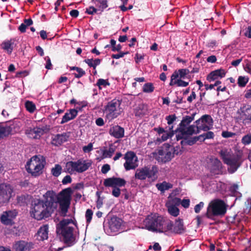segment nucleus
I'll use <instances>...</instances> for the list:
<instances>
[{"label": "nucleus", "instance_id": "0eeeda50", "mask_svg": "<svg viewBox=\"0 0 251 251\" xmlns=\"http://www.w3.org/2000/svg\"><path fill=\"white\" fill-rule=\"evenodd\" d=\"M158 173V168L156 165H153L151 167L144 166L136 169L134 178L140 180H144L148 178L154 181L157 178Z\"/></svg>", "mask_w": 251, "mask_h": 251}, {"label": "nucleus", "instance_id": "20e7f679", "mask_svg": "<svg viewBox=\"0 0 251 251\" xmlns=\"http://www.w3.org/2000/svg\"><path fill=\"white\" fill-rule=\"evenodd\" d=\"M45 163V159L43 156L34 155L26 162V170L32 176H38L42 174Z\"/></svg>", "mask_w": 251, "mask_h": 251}, {"label": "nucleus", "instance_id": "b1692460", "mask_svg": "<svg viewBox=\"0 0 251 251\" xmlns=\"http://www.w3.org/2000/svg\"><path fill=\"white\" fill-rule=\"evenodd\" d=\"M122 220L116 216L112 217L108 222L109 228L112 232L117 231L121 226Z\"/></svg>", "mask_w": 251, "mask_h": 251}, {"label": "nucleus", "instance_id": "680f3d73", "mask_svg": "<svg viewBox=\"0 0 251 251\" xmlns=\"http://www.w3.org/2000/svg\"><path fill=\"white\" fill-rule=\"evenodd\" d=\"M93 144L90 143L87 146H85L83 147V151L84 152H89L93 150Z\"/></svg>", "mask_w": 251, "mask_h": 251}, {"label": "nucleus", "instance_id": "f8f14e48", "mask_svg": "<svg viewBox=\"0 0 251 251\" xmlns=\"http://www.w3.org/2000/svg\"><path fill=\"white\" fill-rule=\"evenodd\" d=\"M50 129V126L45 125L41 127L36 126L33 128L28 127L25 130V134L30 138L39 139L44 133L48 132Z\"/></svg>", "mask_w": 251, "mask_h": 251}, {"label": "nucleus", "instance_id": "e433bc0d", "mask_svg": "<svg viewBox=\"0 0 251 251\" xmlns=\"http://www.w3.org/2000/svg\"><path fill=\"white\" fill-rule=\"evenodd\" d=\"M155 186L161 193H164L165 191L172 188L173 187V185L164 181L162 183H157Z\"/></svg>", "mask_w": 251, "mask_h": 251}, {"label": "nucleus", "instance_id": "de8ad7c7", "mask_svg": "<svg viewBox=\"0 0 251 251\" xmlns=\"http://www.w3.org/2000/svg\"><path fill=\"white\" fill-rule=\"evenodd\" d=\"M28 195H22L18 196L17 198V202L20 205H24L26 203Z\"/></svg>", "mask_w": 251, "mask_h": 251}, {"label": "nucleus", "instance_id": "09e8293b", "mask_svg": "<svg viewBox=\"0 0 251 251\" xmlns=\"http://www.w3.org/2000/svg\"><path fill=\"white\" fill-rule=\"evenodd\" d=\"M93 215V212L91 209H88L86 210L85 216L87 224H89L91 223Z\"/></svg>", "mask_w": 251, "mask_h": 251}, {"label": "nucleus", "instance_id": "f3484780", "mask_svg": "<svg viewBox=\"0 0 251 251\" xmlns=\"http://www.w3.org/2000/svg\"><path fill=\"white\" fill-rule=\"evenodd\" d=\"M167 222H170L172 225L171 228L169 230V231H170L171 232L181 234L185 232L186 228L184 226L182 219L178 218L175 221L174 224L170 220L168 221Z\"/></svg>", "mask_w": 251, "mask_h": 251}, {"label": "nucleus", "instance_id": "f257e3e1", "mask_svg": "<svg viewBox=\"0 0 251 251\" xmlns=\"http://www.w3.org/2000/svg\"><path fill=\"white\" fill-rule=\"evenodd\" d=\"M44 200L34 199L31 202V216L37 220L49 218L57 207L56 194L48 191L44 195Z\"/></svg>", "mask_w": 251, "mask_h": 251}, {"label": "nucleus", "instance_id": "2f4dec72", "mask_svg": "<svg viewBox=\"0 0 251 251\" xmlns=\"http://www.w3.org/2000/svg\"><path fill=\"white\" fill-rule=\"evenodd\" d=\"M14 41L13 39L6 40L2 42V49L8 54H11L14 49Z\"/></svg>", "mask_w": 251, "mask_h": 251}, {"label": "nucleus", "instance_id": "4c0bfd02", "mask_svg": "<svg viewBox=\"0 0 251 251\" xmlns=\"http://www.w3.org/2000/svg\"><path fill=\"white\" fill-rule=\"evenodd\" d=\"M241 113L246 116V118L251 121V106L248 104L244 105L241 107Z\"/></svg>", "mask_w": 251, "mask_h": 251}, {"label": "nucleus", "instance_id": "8fccbe9b", "mask_svg": "<svg viewBox=\"0 0 251 251\" xmlns=\"http://www.w3.org/2000/svg\"><path fill=\"white\" fill-rule=\"evenodd\" d=\"M77 104L78 105L76 106L75 108H74L77 111V115L78 114V112L79 111H82L83 110V108L85 107L87 105V102L86 101H78L77 103Z\"/></svg>", "mask_w": 251, "mask_h": 251}, {"label": "nucleus", "instance_id": "c03bdc74", "mask_svg": "<svg viewBox=\"0 0 251 251\" xmlns=\"http://www.w3.org/2000/svg\"><path fill=\"white\" fill-rule=\"evenodd\" d=\"M154 87L152 83L148 82L145 83L143 86V91L147 93H151L153 92Z\"/></svg>", "mask_w": 251, "mask_h": 251}, {"label": "nucleus", "instance_id": "a19ab883", "mask_svg": "<svg viewBox=\"0 0 251 251\" xmlns=\"http://www.w3.org/2000/svg\"><path fill=\"white\" fill-rule=\"evenodd\" d=\"M26 110L30 113H33L36 110L35 104L31 101L26 100L25 103Z\"/></svg>", "mask_w": 251, "mask_h": 251}, {"label": "nucleus", "instance_id": "6e6552de", "mask_svg": "<svg viewBox=\"0 0 251 251\" xmlns=\"http://www.w3.org/2000/svg\"><path fill=\"white\" fill-rule=\"evenodd\" d=\"M126 183L125 179L113 176L105 179L103 185L106 187H112V195L118 198L121 194V190L119 187L125 186Z\"/></svg>", "mask_w": 251, "mask_h": 251}, {"label": "nucleus", "instance_id": "4d7b16f0", "mask_svg": "<svg viewBox=\"0 0 251 251\" xmlns=\"http://www.w3.org/2000/svg\"><path fill=\"white\" fill-rule=\"evenodd\" d=\"M45 60L46 61V64L45 68L48 70H50L52 69V64L51 63V60L49 56L45 57Z\"/></svg>", "mask_w": 251, "mask_h": 251}, {"label": "nucleus", "instance_id": "0e129e2a", "mask_svg": "<svg viewBox=\"0 0 251 251\" xmlns=\"http://www.w3.org/2000/svg\"><path fill=\"white\" fill-rule=\"evenodd\" d=\"M174 72H176L178 75V77L179 76L180 78H184L186 75V73L184 72L183 69H179L178 71H175Z\"/></svg>", "mask_w": 251, "mask_h": 251}, {"label": "nucleus", "instance_id": "3c124183", "mask_svg": "<svg viewBox=\"0 0 251 251\" xmlns=\"http://www.w3.org/2000/svg\"><path fill=\"white\" fill-rule=\"evenodd\" d=\"M242 143L245 145L251 143V133H249L244 136L242 139Z\"/></svg>", "mask_w": 251, "mask_h": 251}, {"label": "nucleus", "instance_id": "7ed1b4c3", "mask_svg": "<svg viewBox=\"0 0 251 251\" xmlns=\"http://www.w3.org/2000/svg\"><path fill=\"white\" fill-rule=\"evenodd\" d=\"M220 154L224 162L229 166L227 170L230 174L235 172L242 164V155L240 152L230 153L226 151H221Z\"/></svg>", "mask_w": 251, "mask_h": 251}, {"label": "nucleus", "instance_id": "e2e57ef3", "mask_svg": "<svg viewBox=\"0 0 251 251\" xmlns=\"http://www.w3.org/2000/svg\"><path fill=\"white\" fill-rule=\"evenodd\" d=\"M235 135V133L228 131H224L222 133V136L224 138L232 137Z\"/></svg>", "mask_w": 251, "mask_h": 251}, {"label": "nucleus", "instance_id": "6ab92c4d", "mask_svg": "<svg viewBox=\"0 0 251 251\" xmlns=\"http://www.w3.org/2000/svg\"><path fill=\"white\" fill-rule=\"evenodd\" d=\"M4 122L6 123L5 126L1 125V138L8 137L14 134L13 130L15 128L14 122L10 120L8 121H5Z\"/></svg>", "mask_w": 251, "mask_h": 251}, {"label": "nucleus", "instance_id": "5fc2aeb1", "mask_svg": "<svg viewBox=\"0 0 251 251\" xmlns=\"http://www.w3.org/2000/svg\"><path fill=\"white\" fill-rule=\"evenodd\" d=\"M176 119V116L175 114L169 115L166 117V120L167 121V124L169 125H172Z\"/></svg>", "mask_w": 251, "mask_h": 251}, {"label": "nucleus", "instance_id": "58836bf2", "mask_svg": "<svg viewBox=\"0 0 251 251\" xmlns=\"http://www.w3.org/2000/svg\"><path fill=\"white\" fill-rule=\"evenodd\" d=\"M196 126L194 125L189 126L184 129L183 131H180L179 133L185 135H192L195 133V128Z\"/></svg>", "mask_w": 251, "mask_h": 251}, {"label": "nucleus", "instance_id": "a878e982", "mask_svg": "<svg viewBox=\"0 0 251 251\" xmlns=\"http://www.w3.org/2000/svg\"><path fill=\"white\" fill-rule=\"evenodd\" d=\"M226 75L225 71L224 69H218L211 72L207 77L206 79L209 82L217 80L219 77H224Z\"/></svg>", "mask_w": 251, "mask_h": 251}, {"label": "nucleus", "instance_id": "bb28decb", "mask_svg": "<svg viewBox=\"0 0 251 251\" xmlns=\"http://www.w3.org/2000/svg\"><path fill=\"white\" fill-rule=\"evenodd\" d=\"M178 75L176 72H174L171 76L170 86L176 85L178 87H186L188 85L189 82L183 81L181 78L177 79Z\"/></svg>", "mask_w": 251, "mask_h": 251}, {"label": "nucleus", "instance_id": "338daca9", "mask_svg": "<svg viewBox=\"0 0 251 251\" xmlns=\"http://www.w3.org/2000/svg\"><path fill=\"white\" fill-rule=\"evenodd\" d=\"M180 204L185 208H187L190 205V200L189 199H183L181 201Z\"/></svg>", "mask_w": 251, "mask_h": 251}, {"label": "nucleus", "instance_id": "39448f33", "mask_svg": "<svg viewBox=\"0 0 251 251\" xmlns=\"http://www.w3.org/2000/svg\"><path fill=\"white\" fill-rule=\"evenodd\" d=\"M227 210V206L225 202L220 199H216L209 202L205 216L210 219H213L215 216H223L225 215Z\"/></svg>", "mask_w": 251, "mask_h": 251}, {"label": "nucleus", "instance_id": "7c9ffc66", "mask_svg": "<svg viewBox=\"0 0 251 251\" xmlns=\"http://www.w3.org/2000/svg\"><path fill=\"white\" fill-rule=\"evenodd\" d=\"M116 146H114L113 144L109 145L108 150L106 147H104L103 150L101 151L102 158H111L114 152L116 151Z\"/></svg>", "mask_w": 251, "mask_h": 251}, {"label": "nucleus", "instance_id": "c756f323", "mask_svg": "<svg viewBox=\"0 0 251 251\" xmlns=\"http://www.w3.org/2000/svg\"><path fill=\"white\" fill-rule=\"evenodd\" d=\"M196 124H205L210 127L213 125V120L209 115L205 114L202 115L199 119L196 121Z\"/></svg>", "mask_w": 251, "mask_h": 251}, {"label": "nucleus", "instance_id": "bf43d9fd", "mask_svg": "<svg viewBox=\"0 0 251 251\" xmlns=\"http://www.w3.org/2000/svg\"><path fill=\"white\" fill-rule=\"evenodd\" d=\"M204 203L202 201L200 202L199 204L195 205L194 207L195 212L196 213H199L201 209L203 207Z\"/></svg>", "mask_w": 251, "mask_h": 251}, {"label": "nucleus", "instance_id": "9b49d317", "mask_svg": "<svg viewBox=\"0 0 251 251\" xmlns=\"http://www.w3.org/2000/svg\"><path fill=\"white\" fill-rule=\"evenodd\" d=\"M174 157L172 150L170 151V147L167 145L165 148L159 149L156 153L155 159L159 163H165L169 162Z\"/></svg>", "mask_w": 251, "mask_h": 251}, {"label": "nucleus", "instance_id": "c85d7f7f", "mask_svg": "<svg viewBox=\"0 0 251 251\" xmlns=\"http://www.w3.org/2000/svg\"><path fill=\"white\" fill-rule=\"evenodd\" d=\"M37 234L39 237V240L44 241L48 238L49 234V226L48 225H44L41 226L38 229Z\"/></svg>", "mask_w": 251, "mask_h": 251}, {"label": "nucleus", "instance_id": "052dcab7", "mask_svg": "<svg viewBox=\"0 0 251 251\" xmlns=\"http://www.w3.org/2000/svg\"><path fill=\"white\" fill-rule=\"evenodd\" d=\"M110 170V166L108 164L103 165L101 169V172L102 174H105Z\"/></svg>", "mask_w": 251, "mask_h": 251}, {"label": "nucleus", "instance_id": "864d4df0", "mask_svg": "<svg viewBox=\"0 0 251 251\" xmlns=\"http://www.w3.org/2000/svg\"><path fill=\"white\" fill-rule=\"evenodd\" d=\"M5 234H12L14 235H19V230L16 227H12L11 229H7L5 231Z\"/></svg>", "mask_w": 251, "mask_h": 251}, {"label": "nucleus", "instance_id": "79ce46f5", "mask_svg": "<svg viewBox=\"0 0 251 251\" xmlns=\"http://www.w3.org/2000/svg\"><path fill=\"white\" fill-rule=\"evenodd\" d=\"M196 127L197 128V130H195L194 134L199 133L201 130L207 131L211 128V127L205 124H196Z\"/></svg>", "mask_w": 251, "mask_h": 251}, {"label": "nucleus", "instance_id": "9d476101", "mask_svg": "<svg viewBox=\"0 0 251 251\" xmlns=\"http://www.w3.org/2000/svg\"><path fill=\"white\" fill-rule=\"evenodd\" d=\"M73 227L61 226L57 225L56 232L61 234L65 244L68 247L73 246L75 243V236L74 234Z\"/></svg>", "mask_w": 251, "mask_h": 251}, {"label": "nucleus", "instance_id": "c9c22d12", "mask_svg": "<svg viewBox=\"0 0 251 251\" xmlns=\"http://www.w3.org/2000/svg\"><path fill=\"white\" fill-rule=\"evenodd\" d=\"M84 62H85L89 67L93 68V70H95L97 66L100 64L101 60L99 58H97L94 60L93 58L86 59L84 60Z\"/></svg>", "mask_w": 251, "mask_h": 251}, {"label": "nucleus", "instance_id": "6e6d98bb", "mask_svg": "<svg viewBox=\"0 0 251 251\" xmlns=\"http://www.w3.org/2000/svg\"><path fill=\"white\" fill-rule=\"evenodd\" d=\"M77 73H74V75L75 78H79L85 75L86 73L82 68H79V70L76 71Z\"/></svg>", "mask_w": 251, "mask_h": 251}, {"label": "nucleus", "instance_id": "a18cd8bd", "mask_svg": "<svg viewBox=\"0 0 251 251\" xmlns=\"http://www.w3.org/2000/svg\"><path fill=\"white\" fill-rule=\"evenodd\" d=\"M249 78L248 77L239 76L238 78V85L240 87H245L248 82Z\"/></svg>", "mask_w": 251, "mask_h": 251}, {"label": "nucleus", "instance_id": "412c9836", "mask_svg": "<svg viewBox=\"0 0 251 251\" xmlns=\"http://www.w3.org/2000/svg\"><path fill=\"white\" fill-rule=\"evenodd\" d=\"M196 113H193L190 116L187 115L183 117L182 119L179 124L178 127L175 130V132L183 131L189 124L194 120Z\"/></svg>", "mask_w": 251, "mask_h": 251}, {"label": "nucleus", "instance_id": "473e14b6", "mask_svg": "<svg viewBox=\"0 0 251 251\" xmlns=\"http://www.w3.org/2000/svg\"><path fill=\"white\" fill-rule=\"evenodd\" d=\"M200 140L198 136L194 137H186L184 138L180 141L182 148H183L186 146H192L195 144L197 141Z\"/></svg>", "mask_w": 251, "mask_h": 251}, {"label": "nucleus", "instance_id": "4468645a", "mask_svg": "<svg viewBox=\"0 0 251 251\" xmlns=\"http://www.w3.org/2000/svg\"><path fill=\"white\" fill-rule=\"evenodd\" d=\"M17 214L18 213L15 210L3 212L1 215V223L5 225H13L14 224V220Z\"/></svg>", "mask_w": 251, "mask_h": 251}, {"label": "nucleus", "instance_id": "423d86ee", "mask_svg": "<svg viewBox=\"0 0 251 251\" xmlns=\"http://www.w3.org/2000/svg\"><path fill=\"white\" fill-rule=\"evenodd\" d=\"M73 191L71 188L68 187L63 189L57 196L56 195V204H59V209L61 215L65 216L68 212L71 204V195Z\"/></svg>", "mask_w": 251, "mask_h": 251}, {"label": "nucleus", "instance_id": "13d9d810", "mask_svg": "<svg viewBox=\"0 0 251 251\" xmlns=\"http://www.w3.org/2000/svg\"><path fill=\"white\" fill-rule=\"evenodd\" d=\"M97 9L94 6H91L86 9L85 13L89 15H93L94 13H96Z\"/></svg>", "mask_w": 251, "mask_h": 251}, {"label": "nucleus", "instance_id": "f704fd0d", "mask_svg": "<svg viewBox=\"0 0 251 251\" xmlns=\"http://www.w3.org/2000/svg\"><path fill=\"white\" fill-rule=\"evenodd\" d=\"M166 206L168 208L169 213L171 215L177 217L179 215V210L176 205L171 204V203H167Z\"/></svg>", "mask_w": 251, "mask_h": 251}, {"label": "nucleus", "instance_id": "aec40b11", "mask_svg": "<svg viewBox=\"0 0 251 251\" xmlns=\"http://www.w3.org/2000/svg\"><path fill=\"white\" fill-rule=\"evenodd\" d=\"M15 251H30L34 248V244L20 240L15 242L13 246Z\"/></svg>", "mask_w": 251, "mask_h": 251}, {"label": "nucleus", "instance_id": "dca6fc26", "mask_svg": "<svg viewBox=\"0 0 251 251\" xmlns=\"http://www.w3.org/2000/svg\"><path fill=\"white\" fill-rule=\"evenodd\" d=\"M209 168L210 173L214 175L223 174L222 163L217 158L210 159Z\"/></svg>", "mask_w": 251, "mask_h": 251}, {"label": "nucleus", "instance_id": "393cba45", "mask_svg": "<svg viewBox=\"0 0 251 251\" xmlns=\"http://www.w3.org/2000/svg\"><path fill=\"white\" fill-rule=\"evenodd\" d=\"M109 133L111 136L119 139L124 136L125 129L123 127L116 125L110 128Z\"/></svg>", "mask_w": 251, "mask_h": 251}, {"label": "nucleus", "instance_id": "49530a36", "mask_svg": "<svg viewBox=\"0 0 251 251\" xmlns=\"http://www.w3.org/2000/svg\"><path fill=\"white\" fill-rule=\"evenodd\" d=\"M71 223H73L75 226L76 225V222L75 223L72 219H69L61 220L57 225L61 226L70 227L68 225Z\"/></svg>", "mask_w": 251, "mask_h": 251}, {"label": "nucleus", "instance_id": "ea45409f", "mask_svg": "<svg viewBox=\"0 0 251 251\" xmlns=\"http://www.w3.org/2000/svg\"><path fill=\"white\" fill-rule=\"evenodd\" d=\"M207 132L198 136L199 140L201 142H203L206 139H213L214 137L213 132L207 131Z\"/></svg>", "mask_w": 251, "mask_h": 251}, {"label": "nucleus", "instance_id": "774afa93", "mask_svg": "<svg viewBox=\"0 0 251 251\" xmlns=\"http://www.w3.org/2000/svg\"><path fill=\"white\" fill-rule=\"evenodd\" d=\"M172 203H171V204H174L176 206L180 204L181 199L180 198L175 197L172 199Z\"/></svg>", "mask_w": 251, "mask_h": 251}, {"label": "nucleus", "instance_id": "603ef678", "mask_svg": "<svg viewBox=\"0 0 251 251\" xmlns=\"http://www.w3.org/2000/svg\"><path fill=\"white\" fill-rule=\"evenodd\" d=\"M97 85L99 87V88L100 89L101 86H103L104 87L109 86L110 85V83L108 82L107 80L100 78L97 81Z\"/></svg>", "mask_w": 251, "mask_h": 251}, {"label": "nucleus", "instance_id": "69168bd1", "mask_svg": "<svg viewBox=\"0 0 251 251\" xmlns=\"http://www.w3.org/2000/svg\"><path fill=\"white\" fill-rule=\"evenodd\" d=\"M72 179L70 176H66L62 179V183L63 184H66L72 182Z\"/></svg>", "mask_w": 251, "mask_h": 251}, {"label": "nucleus", "instance_id": "cd10ccee", "mask_svg": "<svg viewBox=\"0 0 251 251\" xmlns=\"http://www.w3.org/2000/svg\"><path fill=\"white\" fill-rule=\"evenodd\" d=\"M77 111L75 109H70L66 112L62 118L60 124L62 125L75 119L77 116Z\"/></svg>", "mask_w": 251, "mask_h": 251}, {"label": "nucleus", "instance_id": "ddd939ff", "mask_svg": "<svg viewBox=\"0 0 251 251\" xmlns=\"http://www.w3.org/2000/svg\"><path fill=\"white\" fill-rule=\"evenodd\" d=\"M124 159L126 160V162L124 164V166L126 171L135 169L138 166V164L136 163L137 157L134 152L127 151L125 154Z\"/></svg>", "mask_w": 251, "mask_h": 251}, {"label": "nucleus", "instance_id": "f03ea898", "mask_svg": "<svg viewBox=\"0 0 251 251\" xmlns=\"http://www.w3.org/2000/svg\"><path fill=\"white\" fill-rule=\"evenodd\" d=\"M163 217L156 214L148 215L144 221L146 229L149 231L164 233L171 228L170 222H167Z\"/></svg>", "mask_w": 251, "mask_h": 251}, {"label": "nucleus", "instance_id": "a211bd4d", "mask_svg": "<svg viewBox=\"0 0 251 251\" xmlns=\"http://www.w3.org/2000/svg\"><path fill=\"white\" fill-rule=\"evenodd\" d=\"M173 126H169L168 129L167 127H166V130L161 127H155L154 128V130L157 132L159 135L163 134L161 136V140L163 141H165L174 136L175 131L173 130Z\"/></svg>", "mask_w": 251, "mask_h": 251}, {"label": "nucleus", "instance_id": "1a4fd4ad", "mask_svg": "<svg viewBox=\"0 0 251 251\" xmlns=\"http://www.w3.org/2000/svg\"><path fill=\"white\" fill-rule=\"evenodd\" d=\"M91 164V162L82 159H78L76 161H70L66 164V172L71 174L75 172L83 173L87 170Z\"/></svg>", "mask_w": 251, "mask_h": 251}, {"label": "nucleus", "instance_id": "2eb2a0df", "mask_svg": "<svg viewBox=\"0 0 251 251\" xmlns=\"http://www.w3.org/2000/svg\"><path fill=\"white\" fill-rule=\"evenodd\" d=\"M13 193V189L9 184H1V203H7Z\"/></svg>", "mask_w": 251, "mask_h": 251}, {"label": "nucleus", "instance_id": "5701e85b", "mask_svg": "<svg viewBox=\"0 0 251 251\" xmlns=\"http://www.w3.org/2000/svg\"><path fill=\"white\" fill-rule=\"evenodd\" d=\"M69 135L68 133L64 132L61 134H57L52 137L51 144L55 146L61 145L68 141Z\"/></svg>", "mask_w": 251, "mask_h": 251}, {"label": "nucleus", "instance_id": "72a5a7b5", "mask_svg": "<svg viewBox=\"0 0 251 251\" xmlns=\"http://www.w3.org/2000/svg\"><path fill=\"white\" fill-rule=\"evenodd\" d=\"M147 110L148 108L146 104H139L135 109V115L137 117H143L147 114Z\"/></svg>", "mask_w": 251, "mask_h": 251}, {"label": "nucleus", "instance_id": "4be33fe9", "mask_svg": "<svg viewBox=\"0 0 251 251\" xmlns=\"http://www.w3.org/2000/svg\"><path fill=\"white\" fill-rule=\"evenodd\" d=\"M120 105L121 101L119 100L116 99H113L107 103L105 107V110L108 112L109 115H112L113 117L115 118L117 115H115L114 112Z\"/></svg>", "mask_w": 251, "mask_h": 251}, {"label": "nucleus", "instance_id": "37998d69", "mask_svg": "<svg viewBox=\"0 0 251 251\" xmlns=\"http://www.w3.org/2000/svg\"><path fill=\"white\" fill-rule=\"evenodd\" d=\"M62 167L59 164H55L54 167L51 170V174L55 177H58L62 172Z\"/></svg>", "mask_w": 251, "mask_h": 251}]
</instances>
